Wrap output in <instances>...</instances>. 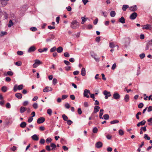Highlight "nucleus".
Segmentation results:
<instances>
[{
	"label": "nucleus",
	"mask_w": 152,
	"mask_h": 152,
	"mask_svg": "<svg viewBox=\"0 0 152 152\" xmlns=\"http://www.w3.org/2000/svg\"><path fill=\"white\" fill-rule=\"evenodd\" d=\"M70 26L72 28L76 29L79 27V24L76 20H74L71 22Z\"/></svg>",
	"instance_id": "f257e3e1"
},
{
	"label": "nucleus",
	"mask_w": 152,
	"mask_h": 152,
	"mask_svg": "<svg viewBox=\"0 0 152 152\" xmlns=\"http://www.w3.org/2000/svg\"><path fill=\"white\" fill-rule=\"evenodd\" d=\"M42 64V62L38 59H36L35 60V63L33 64V68H36L39 65Z\"/></svg>",
	"instance_id": "f03ea898"
},
{
	"label": "nucleus",
	"mask_w": 152,
	"mask_h": 152,
	"mask_svg": "<svg viewBox=\"0 0 152 152\" xmlns=\"http://www.w3.org/2000/svg\"><path fill=\"white\" fill-rule=\"evenodd\" d=\"M90 91L89 90L87 89H85L83 93V95L84 97H86L87 98H88L89 97V96L88 95V94H90Z\"/></svg>",
	"instance_id": "7ed1b4c3"
},
{
	"label": "nucleus",
	"mask_w": 152,
	"mask_h": 152,
	"mask_svg": "<svg viewBox=\"0 0 152 152\" xmlns=\"http://www.w3.org/2000/svg\"><path fill=\"white\" fill-rule=\"evenodd\" d=\"M103 94L105 95V99H107L108 97L110 96H111L110 92L107 91L106 90L104 91Z\"/></svg>",
	"instance_id": "20e7f679"
},
{
	"label": "nucleus",
	"mask_w": 152,
	"mask_h": 152,
	"mask_svg": "<svg viewBox=\"0 0 152 152\" xmlns=\"http://www.w3.org/2000/svg\"><path fill=\"white\" fill-rule=\"evenodd\" d=\"M137 16V13L135 12H133L131 14L130 16V18L131 20H134L135 19Z\"/></svg>",
	"instance_id": "39448f33"
},
{
	"label": "nucleus",
	"mask_w": 152,
	"mask_h": 152,
	"mask_svg": "<svg viewBox=\"0 0 152 152\" xmlns=\"http://www.w3.org/2000/svg\"><path fill=\"white\" fill-rule=\"evenodd\" d=\"M53 89L52 88L47 86L45 87L43 90V91L45 92H47L49 91H52Z\"/></svg>",
	"instance_id": "423d86ee"
},
{
	"label": "nucleus",
	"mask_w": 152,
	"mask_h": 152,
	"mask_svg": "<svg viewBox=\"0 0 152 152\" xmlns=\"http://www.w3.org/2000/svg\"><path fill=\"white\" fill-rule=\"evenodd\" d=\"M102 143L101 142L99 141L96 142L95 144L96 147L97 148H99L102 146Z\"/></svg>",
	"instance_id": "0eeeda50"
},
{
	"label": "nucleus",
	"mask_w": 152,
	"mask_h": 152,
	"mask_svg": "<svg viewBox=\"0 0 152 152\" xmlns=\"http://www.w3.org/2000/svg\"><path fill=\"white\" fill-rule=\"evenodd\" d=\"M45 121V118L42 117L38 118L37 121V122L38 124H41L43 123Z\"/></svg>",
	"instance_id": "6e6552de"
},
{
	"label": "nucleus",
	"mask_w": 152,
	"mask_h": 152,
	"mask_svg": "<svg viewBox=\"0 0 152 152\" xmlns=\"http://www.w3.org/2000/svg\"><path fill=\"white\" fill-rule=\"evenodd\" d=\"M36 50V48L34 46H32L30 47L28 50V53H31L35 51Z\"/></svg>",
	"instance_id": "1a4fd4ad"
},
{
	"label": "nucleus",
	"mask_w": 152,
	"mask_h": 152,
	"mask_svg": "<svg viewBox=\"0 0 152 152\" xmlns=\"http://www.w3.org/2000/svg\"><path fill=\"white\" fill-rule=\"evenodd\" d=\"M151 25L150 24H146L142 26V29H148L151 28Z\"/></svg>",
	"instance_id": "9d476101"
},
{
	"label": "nucleus",
	"mask_w": 152,
	"mask_h": 152,
	"mask_svg": "<svg viewBox=\"0 0 152 152\" xmlns=\"http://www.w3.org/2000/svg\"><path fill=\"white\" fill-rule=\"evenodd\" d=\"M9 0H1V4L2 6L4 7L7 4V1Z\"/></svg>",
	"instance_id": "9b49d317"
},
{
	"label": "nucleus",
	"mask_w": 152,
	"mask_h": 152,
	"mask_svg": "<svg viewBox=\"0 0 152 152\" xmlns=\"http://www.w3.org/2000/svg\"><path fill=\"white\" fill-rule=\"evenodd\" d=\"M114 98L115 99H118L120 97V96L119 94L117 93H115L113 95Z\"/></svg>",
	"instance_id": "f8f14e48"
},
{
	"label": "nucleus",
	"mask_w": 152,
	"mask_h": 152,
	"mask_svg": "<svg viewBox=\"0 0 152 152\" xmlns=\"http://www.w3.org/2000/svg\"><path fill=\"white\" fill-rule=\"evenodd\" d=\"M129 9L132 11H135L137 9V7L136 5H135L130 7Z\"/></svg>",
	"instance_id": "ddd939ff"
},
{
	"label": "nucleus",
	"mask_w": 152,
	"mask_h": 152,
	"mask_svg": "<svg viewBox=\"0 0 152 152\" xmlns=\"http://www.w3.org/2000/svg\"><path fill=\"white\" fill-rule=\"evenodd\" d=\"M32 139L35 141H37L39 140V137L36 134H34L31 136Z\"/></svg>",
	"instance_id": "4468645a"
},
{
	"label": "nucleus",
	"mask_w": 152,
	"mask_h": 152,
	"mask_svg": "<svg viewBox=\"0 0 152 152\" xmlns=\"http://www.w3.org/2000/svg\"><path fill=\"white\" fill-rule=\"evenodd\" d=\"M82 19V24H84V23L86 22V21L88 19V18H86V16H84V17H81Z\"/></svg>",
	"instance_id": "2eb2a0df"
},
{
	"label": "nucleus",
	"mask_w": 152,
	"mask_h": 152,
	"mask_svg": "<svg viewBox=\"0 0 152 152\" xmlns=\"http://www.w3.org/2000/svg\"><path fill=\"white\" fill-rule=\"evenodd\" d=\"M145 120H143L142 121L138 123L137 124V126L139 127L140 126L143 125L145 124Z\"/></svg>",
	"instance_id": "dca6fc26"
},
{
	"label": "nucleus",
	"mask_w": 152,
	"mask_h": 152,
	"mask_svg": "<svg viewBox=\"0 0 152 152\" xmlns=\"http://www.w3.org/2000/svg\"><path fill=\"white\" fill-rule=\"evenodd\" d=\"M81 75L83 76H84L86 75V71L85 69L83 67L82 68L81 71Z\"/></svg>",
	"instance_id": "f3484780"
},
{
	"label": "nucleus",
	"mask_w": 152,
	"mask_h": 152,
	"mask_svg": "<svg viewBox=\"0 0 152 152\" xmlns=\"http://www.w3.org/2000/svg\"><path fill=\"white\" fill-rule=\"evenodd\" d=\"M15 96L18 99H20L22 97V95L20 93H17L15 94Z\"/></svg>",
	"instance_id": "a211bd4d"
},
{
	"label": "nucleus",
	"mask_w": 152,
	"mask_h": 152,
	"mask_svg": "<svg viewBox=\"0 0 152 152\" xmlns=\"http://www.w3.org/2000/svg\"><path fill=\"white\" fill-rule=\"evenodd\" d=\"M100 109V107L98 106H95L94 108V113H95L98 112Z\"/></svg>",
	"instance_id": "6ab92c4d"
},
{
	"label": "nucleus",
	"mask_w": 152,
	"mask_h": 152,
	"mask_svg": "<svg viewBox=\"0 0 152 152\" xmlns=\"http://www.w3.org/2000/svg\"><path fill=\"white\" fill-rule=\"evenodd\" d=\"M124 100L126 102L129 101V96L128 94H126L124 96Z\"/></svg>",
	"instance_id": "aec40b11"
},
{
	"label": "nucleus",
	"mask_w": 152,
	"mask_h": 152,
	"mask_svg": "<svg viewBox=\"0 0 152 152\" xmlns=\"http://www.w3.org/2000/svg\"><path fill=\"white\" fill-rule=\"evenodd\" d=\"M26 110V107H21L20 108V113H22L24 112Z\"/></svg>",
	"instance_id": "412c9836"
},
{
	"label": "nucleus",
	"mask_w": 152,
	"mask_h": 152,
	"mask_svg": "<svg viewBox=\"0 0 152 152\" xmlns=\"http://www.w3.org/2000/svg\"><path fill=\"white\" fill-rule=\"evenodd\" d=\"M48 50V48H44L43 49H39L38 50V51L40 53H42L43 52H46Z\"/></svg>",
	"instance_id": "4be33fe9"
},
{
	"label": "nucleus",
	"mask_w": 152,
	"mask_h": 152,
	"mask_svg": "<svg viewBox=\"0 0 152 152\" xmlns=\"http://www.w3.org/2000/svg\"><path fill=\"white\" fill-rule=\"evenodd\" d=\"M119 21L123 24L125 23V19L123 17H122L120 18L119 19Z\"/></svg>",
	"instance_id": "5701e85b"
},
{
	"label": "nucleus",
	"mask_w": 152,
	"mask_h": 152,
	"mask_svg": "<svg viewBox=\"0 0 152 152\" xmlns=\"http://www.w3.org/2000/svg\"><path fill=\"white\" fill-rule=\"evenodd\" d=\"M57 52L58 53H61L63 50V48L61 47H59L56 49Z\"/></svg>",
	"instance_id": "b1692460"
},
{
	"label": "nucleus",
	"mask_w": 152,
	"mask_h": 152,
	"mask_svg": "<svg viewBox=\"0 0 152 152\" xmlns=\"http://www.w3.org/2000/svg\"><path fill=\"white\" fill-rule=\"evenodd\" d=\"M129 6L128 5H124L123 6L122 9L123 11H125L126 10V9L127 8H129Z\"/></svg>",
	"instance_id": "393cba45"
},
{
	"label": "nucleus",
	"mask_w": 152,
	"mask_h": 152,
	"mask_svg": "<svg viewBox=\"0 0 152 152\" xmlns=\"http://www.w3.org/2000/svg\"><path fill=\"white\" fill-rule=\"evenodd\" d=\"M26 125V123L25 122L21 123L20 124V126L23 128H25Z\"/></svg>",
	"instance_id": "a878e982"
},
{
	"label": "nucleus",
	"mask_w": 152,
	"mask_h": 152,
	"mask_svg": "<svg viewBox=\"0 0 152 152\" xmlns=\"http://www.w3.org/2000/svg\"><path fill=\"white\" fill-rule=\"evenodd\" d=\"M116 13L115 11H112L110 13V15L112 17H115V15Z\"/></svg>",
	"instance_id": "bb28decb"
},
{
	"label": "nucleus",
	"mask_w": 152,
	"mask_h": 152,
	"mask_svg": "<svg viewBox=\"0 0 152 152\" xmlns=\"http://www.w3.org/2000/svg\"><path fill=\"white\" fill-rule=\"evenodd\" d=\"M119 122V121L118 120L116 119L115 120L113 121H110V124H115L118 123Z\"/></svg>",
	"instance_id": "cd10ccee"
},
{
	"label": "nucleus",
	"mask_w": 152,
	"mask_h": 152,
	"mask_svg": "<svg viewBox=\"0 0 152 152\" xmlns=\"http://www.w3.org/2000/svg\"><path fill=\"white\" fill-rule=\"evenodd\" d=\"M3 18L7 19V14L5 12H3Z\"/></svg>",
	"instance_id": "c85d7f7f"
},
{
	"label": "nucleus",
	"mask_w": 152,
	"mask_h": 152,
	"mask_svg": "<svg viewBox=\"0 0 152 152\" xmlns=\"http://www.w3.org/2000/svg\"><path fill=\"white\" fill-rule=\"evenodd\" d=\"M115 46V45L113 42H110V43L109 47L111 48H113Z\"/></svg>",
	"instance_id": "c756f323"
},
{
	"label": "nucleus",
	"mask_w": 152,
	"mask_h": 152,
	"mask_svg": "<svg viewBox=\"0 0 152 152\" xmlns=\"http://www.w3.org/2000/svg\"><path fill=\"white\" fill-rule=\"evenodd\" d=\"M13 25V23L12 22V20H10L9 22V23L8 25V27H11Z\"/></svg>",
	"instance_id": "7c9ffc66"
},
{
	"label": "nucleus",
	"mask_w": 152,
	"mask_h": 152,
	"mask_svg": "<svg viewBox=\"0 0 152 152\" xmlns=\"http://www.w3.org/2000/svg\"><path fill=\"white\" fill-rule=\"evenodd\" d=\"M32 106L35 109H37L38 107V104L37 103H34L33 105Z\"/></svg>",
	"instance_id": "2f4dec72"
},
{
	"label": "nucleus",
	"mask_w": 152,
	"mask_h": 152,
	"mask_svg": "<svg viewBox=\"0 0 152 152\" xmlns=\"http://www.w3.org/2000/svg\"><path fill=\"white\" fill-rule=\"evenodd\" d=\"M52 112V110L50 109H49L47 110V113L50 115H51Z\"/></svg>",
	"instance_id": "473e14b6"
},
{
	"label": "nucleus",
	"mask_w": 152,
	"mask_h": 152,
	"mask_svg": "<svg viewBox=\"0 0 152 152\" xmlns=\"http://www.w3.org/2000/svg\"><path fill=\"white\" fill-rule=\"evenodd\" d=\"M118 133L120 135L122 136L124 134V131L121 129L119 130Z\"/></svg>",
	"instance_id": "72a5a7b5"
},
{
	"label": "nucleus",
	"mask_w": 152,
	"mask_h": 152,
	"mask_svg": "<svg viewBox=\"0 0 152 152\" xmlns=\"http://www.w3.org/2000/svg\"><path fill=\"white\" fill-rule=\"evenodd\" d=\"M1 90L4 92H6L7 91V87L5 86H4L1 88Z\"/></svg>",
	"instance_id": "f704fd0d"
},
{
	"label": "nucleus",
	"mask_w": 152,
	"mask_h": 152,
	"mask_svg": "<svg viewBox=\"0 0 152 152\" xmlns=\"http://www.w3.org/2000/svg\"><path fill=\"white\" fill-rule=\"evenodd\" d=\"M103 117L104 119L105 120H108L109 118V115L107 114H104L103 116Z\"/></svg>",
	"instance_id": "c9c22d12"
},
{
	"label": "nucleus",
	"mask_w": 152,
	"mask_h": 152,
	"mask_svg": "<svg viewBox=\"0 0 152 152\" xmlns=\"http://www.w3.org/2000/svg\"><path fill=\"white\" fill-rule=\"evenodd\" d=\"M51 147L52 148V149L53 150L56 147V145L54 143H51L50 144Z\"/></svg>",
	"instance_id": "e433bc0d"
},
{
	"label": "nucleus",
	"mask_w": 152,
	"mask_h": 152,
	"mask_svg": "<svg viewBox=\"0 0 152 152\" xmlns=\"http://www.w3.org/2000/svg\"><path fill=\"white\" fill-rule=\"evenodd\" d=\"M62 117L64 120L65 121H66L67 120L68 117L65 114L63 115H62Z\"/></svg>",
	"instance_id": "4c0bfd02"
},
{
	"label": "nucleus",
	"mask_w": 152,
	"mask_h": 152,
	"mask_svg": "<svg viewBox=\"0 0 152 152\" xmlns=\"http://www.w3.org/2000/svg\"><path fill=\"white\" fill-rule=\"evenodd\" d=\"M18 89L19 90H21L23 88V86L22 84L19 85L18 86Z\"/></svg>",
	"instance_id": "58836bf2"
},
{
	"label": "nucleus",
	"mask_w": 152,
	"mask_h": 152,
	"mask_svg": "<svg viewBox=\"0 0 152 152\" xmlns=\"http://www.w3.org/2000/svg\"><path fill=\"white\" fill-rule=\"evenodd\" d=\"M51 141L52 139L50 137L48 138L46 140V142L48 143L50 142Z\"/></svg>",
	"instance_id": "ea45409f"
},
{
	"label": "nucleus",
	"mask_w": 152,
	"mask_h": 152,
	"mask_svg": "<svg viewBox=\"0 0 152 152\" xmlns=\"http://www.w3.org/2000/svg\"><path fill=\"white\" fill-rule=\"evenodd\" d=\"M57 83V80L56 78H54L53 80V83L55 85Z\"/></svg>",
	"instance_id": "a19ab883"
},
{
	"label": "nucleus",
	"mask_w": 152,
	"mask_h": 152,
	"mask_svg": "<svg viewBox=\"0 0 152 152\" xmlns=\"http://www.w3.org/2000/svg\"><path fill=\"white\" fill-rule=\"evenodd\" d=\"M144 138L145 139H147L148 140H149L150 139V137H149L148 136V135L146 134H145V136L144 137Z\"/></svg>",
	"instance_id": "79ce46f5"
},
{
	"label": "nucleus",
	"mask_w": 152,
	"mask_h": 152,
	"mask_svg": "<svg viewBox=\"0 0 152 152\" xmlns=\"http://www.w3.org/2000/svg\"><path fill=\"white\" fill-rule=\"evenodd\" d=\"M30 30L33 31H35L37 30V28L34 27H33L30 28Z\"/></svg>",
	"instance_id": "37998d69"
},
{
	"label": "nucleus",
	"mask_w": 152,
	"mask_h": 152,
	"mask_svg": "<svg viewBox=\"0 0 152 152\" xmlns=\"http://www.w3.org/2000/svg\"><path fill=\"white\" fill-rule=\"evenodd\" d=\"M98 132V129L96 127H94L93 129V132L94 133H96Z\"/></svg>",
	"instance_id": "c03bdc74"
},
{
	"label": "nucleus",
	"mask_w": 152,
	"mask_h": 152,
	"mask_svg": "<svg viewBox=\"0 0 152 152\" xmlns=\"http://www.w3.org/2000/svg\"><path fill=\"white\" fill-rule=\"evenodd\" d=\"M17 54L19 55H22L23 54V51H18L17 52Z\"/></svg>",
	"instance_id": "a18cd8bd"
},
{
	"label": "nucleus",
	"mask_w": 152,
	"mask_h": 152,
	"mask_svg": "<svg viewBox=\"0 0 152 152\" xmlns=\"http://www.w3.org/2000/svg\"><path fill=\"white\" fill-rule=\"evenodd\" d=\"M56 50V47H54L52 48L50 50V51L51 52H53L55 51Z\"/></svg>",
	"instance_id": "49530a36"
},
{
	"label": "nucleus",
	"mask_w": 152,
	"mask_h": 152,
	"mask_svg": "<svg viewBox=\"0 0 152 152\" xmlns=\"http://www.w3.org/2000/svg\"><path fill=\"white\" fill-rule=\"evenodd\" d=\"M18 86L17 85H16L14 86V88H13V90L15 92L17 90H18Z\"/></svg>",
	"instance_id": "de8ad7c7"
},
{
	"label": "nucleus",
	"mask_w": 152,
	"mask_h": 152,
	"mask_svg": "<svg viewBox=\"0 0 152 152\" xmlns=\"http://www.w3.org/2000/svg\"><path fill=\"white\" fill-rule=\"evenodd\" d=\"M145 53H142L140 55V57L141 59H142L145 57Z\"/></svg>",
	"instance_id": "09e8293b"
},
{
	"label": "nucleus",
	"mask_w": 152,
	"mask_h": 152,
	"mask_svg": "<svg viewBox=\"0 0 152 152\" xmlns=\"http://www.w3.org/2000/svg\"><path fill=\"white\" fill-rule=\"evenodd\" d=\"M22 63L20 61H18L15 63V65L18 66H20L21 65Z\"/></svg>",
	"instance_id": "8fccbe9b"
},
{
	"label": "nucleus",
	"mask_w": 152,
	"mask_h": 152,
	"mask_svg": "<svg viewBox=\"0 0 152 152\" xmlns=\"http://www.w3.org/2000/svg\"><path fill=\"white\" fill-rule=\"evenodd\" d=\"M66 121L67 124L69 125H71L72 123V122L70 120H67Z\"/></svg>",
	"instance_id": "3c124183"
},
{
	"label": "nucleus",
	"mask_w": 152,
	"mask_h": 152,
	"mask_svg": "<svg viewBox=\"0 0 152 152\" xmlns=\"http://www.w3.org/2000/svg\"><path fill=\"white\" fill-rule=\"evenodd\" d=\"M64 55L66 57H69L70 55L67 52H66L64 53Z\"/></svg>",
	"instance_id": "603ef678"
},
{
	"label": "nucleus",
	"mask_w": 152,
	"mask_h": 152,
	"mask_svg": "<svg viewBox=\"0 0 152 152\" xmlns=\"http://www.w3.org/2000/svg\"><path fill=\"white\" fill-rule=\"evenodd\" d=\"M28 101H25L23 103V106H26L28 105Z\"/></svg>",
	"instance_id": "864d4df0"
},
{
	"label": "nucleus",
	"mask_w": 152,
	"mask_h": 152,
	"mask_svg": "<svg viewBox=\"0 0 152 152\" xmlns=\"http://www.w3.org/2000/svg\"><path fill=\"white\" fill-rule=\"evenodd\" d=\"M91 56L92 57H93V58H94L95 60H96V61L97 62H99V58H96L95 56L93 55H91Z\"/></svg>",
	"instance_id": "5fc2aeb1"
},
{
	"label": "nucleus",
	"mask_w": 152,
	"mask_h": 152,
	"mask_svg": "<svg viewBox=\"0 0 152 152\" xmlns=\"http://www.w3.org/2000/svg\"><path fill=\"white\" fill-rule=\"evenodd\" d=\"M33 120V118L32 117L29 118L28 120V122L30 123Z\"/></svg>",
	"instance_id": "6e6d98bb"
},
{
	"label": "nucleus",
	"mask_w": 152,
	"mask_h": 152,
	"mask_svg": "<svg viewBox=\"0 0 152 152\" xmlns=\"http://www.w3.org/2000/svg\"><path fill=\"white\" fill-rule=\"evenodd\" d=\"M7 74L8 75L12 76L13 75V73L12 71H8L7 72Z\"/></svg>",
	"instance_id": "4d7b16f0"
},
{
	"label": "nucleus",
	"mask_w": 152,
	"mask_h": 152,
	"mask_svg": "<svg viewBox=\"0 0 152 152\" xmlns=\"http://www.w3.org/2000/svg\"><path fill=\"white\" fill-rule=\"evenodd\" d=\"M79 73V72L78 71H75L73 72V74L74 75H78Z\"/></svg>",
	"instance_id": "13d9d810"
},
{
	"label": "nucleus",
	"mask_w": 152,
	"mask_h": 152,
	"mask_svg": "<svg viewBox=\"0 0 152 152\" xmlns=\"http://www.w3.org/2000/svg\"><path fill=\"white\" fill-rule=\"evenodd\" d=\"M141 130H143L144 132L146 131V126H145L144 127H142L140 129Z\"/></svg>",
	"instance_id": "bf43d9fd"
},
{
	"label": "nucleus",
	"mask_w": 152,
	"mask_h": 152,
	"mask_svg": "<svg viewBox=\"0 0 152 152\" xmlns=\"http://www.w3.org/2000/svg\"><path fill=\"white\" fill-rule=\"evenodd\" d=\"M143 104L142 103H140L138 104V107L140 108H141L143 107Z\"/></svg>",
	"instance_id": "052dcab7"
},
{
	"label": "nucleus",
	"mask_w": 152,
	"mask_h": 152,
	"mask_svg": "<svg viewBox=\"0 0 152 152\" xmlns=\"http://www.w3.org/2000/svg\"><path fill=\"white\" fill-rule=\"evenodd\" d=\"M65 107L67 109L69 108L70 107V106L69 104L68 103H66V104H65Z\"/></svg>",
	"instance_id": "680f3d73"
},
{
	"label": "nucleus",
	"mask_w": 152,
	"mask_h": 152,
	"mask_svg": "<svg viewBox=\"0 0 152 152\" xmlns=\"http://www.w3.org/2000/svg\"><path fill=\"white\" fill-rule=\"evenodd\" d=\"M77 112H78V113L80 115V114H81L82 113V112L81 109L80 108H78V109Z\"/></svg>",
	"instance_id": "e2e57ef3"
},
{
	"label": "nucleus",
	"mask_w": 152,
	"mask_h": 152,
	"mask_svg": "<svg viewBox=\"0 0 152 152\" xmlns=\"http://www.w3.org/2000/svg\"><path fill=\"white\" fill-rule=\"evenodd\" d=\"M68 97V96L67 95H63L62 96V99H64Z\"/></svg>",
	"instance_id": "0e129e2a"
},
{
	"label": "nucleus",
	"mask_w": 152,
	"mask_h": 152,
	"mask_svg": "<svg viewBox=\"0 0 152 152\" xmlns=\"http://www.w3.org/2000/svg\"><path fill=\"white\" fill-rule=\"evenodd\" d=\"M66 9H67V10L68 11H70L71 10L72 8L70 6H69L68 7H66Z\"/></svg>",
	"instance_id": "69168bd1"
},
{
	"label": "nucleus",
	"mask_w": 152,
	"mask_h": 152,
	"mask_svg": "<svg viewBox=\"0 0 152 152\" xmlns=\"http://www.w3.org/2000/svg\"><path fill=\"white\" fill-rule=\"evenodd\" d=\"M64 63L67 65H69L70 64V62L68 61L64 60Z\"/></svg>",
	"instance_id": "338daca9"
},
{
	"label": "nucleus",
	"mask_w": 152,
	"mask_h": 152,
	"mask_svg": "<svg viewBox=\"0 0 152 152\" xmlns=\"http://www.w3.org/2000/svg\"><path fill=\"white\" fill-rule=\"evenodd\" d=\"M152 110V106H150L149 107L148 109V112H150Z\"/></svg>",
	"instance_id": "774afa93"
}]
</instances>
